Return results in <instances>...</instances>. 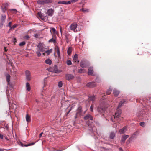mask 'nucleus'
I'll use <instances>...</instances> for the list:
<instances>
[{
    "label": "nucleus",
    "instance_id": "48",
    "mask_svg": "<svg viewBox=\"0 0 151 151\" xmlns=\"http://www.w3.org/2000/svg\"><path fill=\"white\" fill-rule=\"evenodd\" d=\"M4 23H2L1 22L0 23V27L1 28H2L3 27Z\"/></svg>",
    "mask_w": 151,
    "mask_h": 151
},
{
    "label": "nucleus",
    "instance_id": "13",
    "mask_svg": "<svg viewBox=\"0 0 151 151\" xmlns=\"http://www.w3.org/2000/svg\"><path fill=\"white\" fill-rule=\"evenodd\" d=\"M127 129V127L125 126L122 128L120 129L119 131V132L120 134H122L125 133Z\"/></svg>",
    "mask_w": 151,
    "mask_h": 151
},
{
    "label": "nucleus",
    "instance_id": "22",
    "mask_svg": "<svg viewBox=\"0 0 151 151\" xmlns=\"http://www.w3.org/2000/svg\"><path fill=\"white\" fill-rule=\"evenodd\" d=\"M78 55L77 54H76L73 58V60L74 62L75 63L77 62V63H79V60H78Z\"/></svg>",
    "mask_w": 151,
    "mask_h": 151
},
{
    "label": "nucleus",
    "instance_id": "49",
    "mask_svg": "<svg viewBox=\"0 0 151 151\" xmlns=\"http://www.w3.org/2000/svg\"><path fill=\"white\" fill-rule=\"evenodd\" d=\"M17 26V25H14L11 27L10 29H13L15 28Z\"/></svg>",
    "mask_w": 151,
    "mask_h": 151
},
{
    "label": "nucleus",
    "instance_id": "27",
    "mask_svg": "<svg viewBox=\"0 0 151 151\" xmlns=\"http://www.w3.org/2000/svg\"><path fill=\"white\" fill-rule=\"evenodd\" d=\"M115 136V133L114 132H111V133L110 134V135H109L110 138L111 139H113L114 138Z\"/></svg>",
    "mask_w": 151,
    "mask_h": 151
},
{
    "label": "nucleus",
    "instance_id": "36",
    "mask_svg": "<svg viewBox=\"0 0 151 151\" xmlns=\"http://www.w3.org/2000/svg\"><path fill=\"white\" fill-rule=\"evenodd\" d=\"M80 11H82L84 12H89V9H87L82 8L80 9Z\"/></svg>",
    "mask_w": 151,
    "mask_h": 151
},
{
    "label": "nucleus",
    "instance_id": "50",
    "mask_svg": "<svg viewBox=\"0 0 151 151\" xmlns=\"http://www.w3.org/2000/svg\"><path fill=\"white\" fill-rule=\"evenodd\" d=\"M9 10H10V11H14V12L15 13H16L17 12V10L16 9H10Z\"/></svg>",
    "mask_w": 151,
    "mask_h": 151
},
{
    "label": "nucleus",
    "instance_id": "30",
    "mask_svg": "<svg viewBox=\"0 0 151 151\" xmlns=\"http://www.w3.org/2000/svg\"><path fill=\"white\" fill-rule=\"evenodd\" d=\"M72 51V48L71 47H69L67 50V53L68 55H70Z\"/></svg>",
    "mask_w": 151,
    "mask_h": 151
},
{
    "label": "nucleus",
    "instance_id": "3",
    "mask_svg": "<svg viewBox=\"0 0 151 151\" xmlns=\"http://www.w3.org/2000/svg\"><path fill=\"white\" fill-rule=\"evenodd\" d=\"M90 122V121L88 120L86 122V124L88 126L92 127V128H89L88 130L89 133L91 136H97L98 135V132H97L96 131H93L96 130V128L94 127H93L91 123L90 122Z\"/></svg>",
    "mask_w": 151,
    "mask_h": 151
},
{
    "label": "nucleus",
    "instance_id": "40",
    "mask_svg": "<svg viewBox=\"0 0 151 151\" xmlns=\"http://www.w3.org/2000/svg\"><path fill=\"white\" fill-rule=\"evenodd\" d=\"M67 64L68 65H70L72 64V62L71 60H68L66 62Z\"/></svg>",
    "mask_w": 151,
    "mask_h": 151
},
{
    "label": "nucleus",
    "instance_id": "56",
    "mask_svg": "<svg viewBox=\"0 0 151 151\" xmlns=\"http://www.w3.org/2000/svg\"><path fill=\"white\" fill-rule=\"evenodd\" d=\"M38 36V35L37 34H35L34 35V36L36 38H37Z\"/></svg>",
    "mask_w": 151,
    "mask_h": 151
},
{
    "label": "nucleus",
    "instance_id": "9",
    "mask_svg": "<svg viewBox=\"0 0 151 151\" xmlns=\"http://www.w3.org/2000/svg\"><path fill=\"white\" fill-rule=\"evenodd\" d=\"M26 78L28 81H30L31 79L30 72L28 70H26L25 71Z\"/></svg>",
    "mask_w": 151,
    "mask_h": 151
},
{
    "label": "nucleus",
    "instance_id": "5",
    "mask_svg": "<svg viewBox=\"0 0 151 151\" xmlns=\"http://www.w3.org/2000/svg\"><path fill=\"white\" fill-rule=\"evenodd\" d=\"M52 2V1L50 0H38L37 1V3L39 5H44Z\"/></svg>",
    "mask_w": 151,
    "mask_h": 151
},
{
    "label": "nucleus",
    "instance_id": "37",
    "mask_svg": "<svg viewBox=\"0 0 151 151\" xmlns=\"http://www.w3.org/2000/svg\"><path fill=\"white\" fill-rule=\"evenodd\" d=\"M38 15L39 17L41 19H43L44 17L42 15V14L41 13H38Z\"/></svg>",
    "mask_w": 151,
    "mask_h": 151
},
{
    "label": "nucleus",
    "instance_id": "19",
    "mask_svg": "<svg viewBox=\"0 0 151 151\" xmlns=\"http://www.w3.org/2000/svg\"><path fill=\"white\" fill-rule=\"evenodd\" d=\"M119 93V91L116 89H114L113 91V94L115 96H117Z\"/></svg>",
    "mask_w": 151,
    "mask_h": 151
},
{
    "label": "nucleus",
    "instance_id": "59",
    "mask_svg": "<svg viewBox=\"0 0 151 151\" xmlns=\"http://www.w3.org/2000/svg\"><path fill=\"white\" fill-rule=\"evenodd\" d=\"M71 109H70L69 111L67 113V115L70 112V111Z\"/></svg>",
    "mask_w": 151,
    "mask_h": 151
},
{
    "label": "nucleus",
    "instance_id": "53",
    "mask_svg": "<svg viewBox=\"0 0 151 151\" xmlns=\"http://www.w3.org/2000/svg\"><path fill=\"white\" fill-rule=\"evenodd\" d=\"M43 134V132H41L39 135V137L40 138L42 136V135Z\"/></svg>",
    "mask_w": 151,
    "mask_h": 151
},
{
    "label": "nucleus",
    "instance_id": "41",
    "mask_svg": "<svg viewBox=\"0 0 151 151\" xmlns=\"http://www.w3.org/2000/svg\"><path fill=\"white\" fill-rule=\"evenodd\" d=\"M40 52V51H39L38 50H37V51L36 52V53L37 54V55L38 57H39L41 56V54Z\"/></svg>",
    "mask_w": 151,
    "mask_h": 151
},
{
    "label": "nucleus",
    "instance_id": "54",
    "mask_svg": "<svg viewBox=\"0 0 151 151\" xmlns=\"http://www.w3.org/2000/svg\"><path fill=\"white\" fill-rule=\"evenodd\" d=\"M66 40H69V37L67 35H65Z\"/></svg>",
    "mask_w": 151,
    "mask_h": 151
},
{
    "label": "nucleus",
    "instance_id": "29",
    "mask_svg": "<svg viewBox=\"0 0 151 151\" xmlns=\"http://www.w3.org/2000/svg\"><path fill=\"white\" fill-rule=\"evenodd\" d=\"M45 53H43V54L45 55V53L47 54V55H49V54H50V53H51L52 52V49H50L49 50H48L47 51H45Z\"/></svg>",
    "mask_w": 151,
    "mask_h": 151
},
{
    "label": "nucleus",
    "instance_id": "1",
    "mask_svg": "<svg viewBox=\"0 0 151 151\" xmlns=\"http://www.w3.org/2000/svg\"><path fill=\"white\" fill-rule=\"evenodd\" d=\"M97 111L99 113L105 117L108 116V114L107 113V112L105 110L104 104L103 102H101L99 104L97 108Z\"/></svg>",
    "mask_w": 151,
    "mask_h": 151
},
{
    "label": "nucleus",
    "instance_id": "33",
    "mask_svg": "<svg viewBox=\"0 0 151 151\" xmlns=\"http://www.w3.org/2000/svg\"><path fill=\"white\" fill-rule=\"evenodd\" d=\"M112 89L110 88L108 89L106 92V94L107 95L110 94L111 93Z\"/></svg>",
    "mask_w": 151,
    "mask_h": 151
},
{
    "label": "nucleus",
    "instance_id": "35",
    "mask_svg": "<svg viewBox=\"0 0 151 151\" xmlns=\"http://www.w3.org/2000/svg\"><path fill=\"white\" fill-rule=\"evenodd\" d=\"M86 71V70L84 69H80L78 70V73H83Z\"/></svg>",
    "mask_w": 151,
    "mask_h": 151
},
{
    "label": "nucleus",
    "instance_id": "23",
    "mask_svg": "<svg viewBox=\"0 0 151 151\" xmlns=\"http://www.w3.org/2000/svg\"><path fill=\"white\" fill-rule=\"evenodd\" d=\"M53 72L56 73H59L60 71L58 69V67L56 65H55L53 67Z\"/></svg>",
    "mask_w": 151,
    "mask_h": 151
},
{
    "label": "nucleus",
    "instance_id": "42",
    "mask_svg": "<svg viewBox=\"0 0 151 151\" xmlns=\"http://www.w3.org/2000/svg\"><path fill=\"white\" fill-rule=\"evenodd\" d=\"M140 116L142 117V119L146 117V115L145 114V113H142L140 114Z\"/></svg>",
    "mask_w": 151,
    "mask_h": 151
},
{
    "label": "nucleus",
    "instance_id": "20",
    "mask_svg": "<svg viewBox=\"0 0 151 151\" xmlns=\"http://www.w3.org/2000/svg\"><path fill=\"white\" fill-rule=\"evenodd\" d=\"M129 137V135H125L122 136L121 138V142H124Z\"/></svg>",
    "mask_w": 151,
    "mask_h": 151
},
{
    "label": "nucleus",
    "instance_id": "21",
    "mask_svg": "<svg viewBox=\"0 0 151 151\" xmlns=\"http://www.w3.org/2000/svg\"><path fill=\"white\" fill-rule=\"evenodd\" d=\"M6 19V16L4 14L2 15L1 17V22L2 23H4Z\"/></svg>",
    "mask_w": 151,
    "mask_h": 151
},
{
    "label": "nucleus",
    "instance_id": "63",
    "mask_svg": "<svg viewBox=\"0 0 151 151\" xmlns=\"http://www.w3.org/2000/svg\"><path fill=\"white\" fill-rule=\"evenodd\" d=\"M0 151H3V150L0 148Z\"/></svg>",
    "mask_w": 151,
    "mask_h": 151
},
{
    "label": "nucleus",
    "instance_id": "11",
    "mask_svg": "<svg viewBox=\"0 0 151 151\" xmlns=\"http://www.w3.org/2000/svg\"><path fill=\"white\" fill-rule=\"evenodd\" d=\"M96 86V84L95 83L93 82H89L86 84L87 86L90 88L94 87Z\"/></svg>",
    "mask_w": 151,
    "mask_h": 151
},
{
    "label": "nucleus",
    "instance_id": "6",
    "mask_svg": "<svg viewBox=\"0 0 151 151\" xmlns=\"http://www.w3.org/2000/svg\"><path fill=\"white\" fill-rule=\"evenodd\" d=\"M45 48L43 46V44L41 43H39L37 46V50L40 52H43L45 51Z\"/></svg>",
    "mask_w": 151,
    "mask_h": 151
},
{
    "label": "nucleus",
    "instance_id": "44",
    "mask_svg": "<svg viewBox=\"0 0 151 151\" xmlns=\"http://www.w3.org/2000/svg\"><path fill=\"white\" fill-rule=\"evenodd\" d=\"M139 125L142 127H144L145 125V123L144 122H140Z\"/></svg>",
    "mask_w": 151,
    "mask_h": 151
},
{
    "label": "nucleus",
    "instance_id": "25",
    "mask_svg": "<svg viewBox=\"0 0 151 151\" xmlns=\"http://www.w3.org/2000/svg\"><path fill=\"white\" fill-rule=\"evenodd\" d=\"M137 137V134L135 133L130 138L129 140L132 141V140L135 139Z\"/></svg>",
    "mask_w": 151,
    "mask_h": 151
},
{
    "label": "nucleus",
    "instance_id": "43",
    "mask_svg": "<svg viewBox=\"0 0 151 151\" xmlns=\"http://www.w3.org/2000/svg\"><path fill=\"white\" fill-rule=\"evenodd\" d=\"M25 42L23 41L22 42H20L19 44V46H23L24 45H25Z\"/></svg>",
    "mask_w": 151,
    "mask_h": 151
},
{
    "label": "nucleus",
    "instance_id": "26",
    "mask_svg": "<svg viewBox=\"0 0 151 151\" xmlns=\"http://www.w3.org/2000/svg\"><path fill=\"white\" fill-rule=\"evenodd\" d=\"M26 88L27 90L28 91H29L31 89L30 85L28 82H27L26 83Z\"/></svg>",
    "mask_w": 151,
    "mask_h": 151
},
{
    "label": "nucleus",
    "instance_id": "38",
    "mask_svg": "<svg viewBox=\"0 0 151 151\" xmlns=\"http://www.w3.org/2000/svg\"><path fill=\"white\" fill-rule=\"evenodd\" d=\"M50 31H52L53 32V33L54 34H55L57 33L56 29L54 28H52Z\"/></svg>",
    "mask_w": 151,
    "mask_h": 151
},
{
    "label": "nucleus",
    "instance_id": "24",
    "mask_svg": "<svg viewBox=\"0 0 151 151\" xmlns=\"http://www.w3.org/2000/svg\"><path fill=\"white\" fill-rule=\"evenodd\" d=\"M6 81L8 82V84H9L10 76L9 74H7L6 75Z\"/></svg>",
    "mask_w": 151,
    "mask_h": 151
},
{
    "label": "nucleus",
    "instance_id": "58",
    "mask_svg": "<svg viewBox=\"0 0 151 151\" xmlns=\"http://www.w3.org/2000/svg\"><path fill=\"white\" fill-rule=\"evenodd\" d=\"M119 151H123V150L121 148H120V147L119 148Z\"/></svg>",
    "mask_w": 151,
    "mask_h": 151
},
{
    "label": "nucleus",
    "instance_id": "47",
    "mask_svg": "<svg viewBox=\"0 0 151 151\" xmlns=\"http://www.w3.org/2000/svg\"><path fill=\"white\" fill-rule=\"evenodd\" d=\"M11 24H12L11 22H9V23L8 25H7V26L9 27H10V29H11V28L12 27Z\"/></svg>",
    "mask_w": 151,
    "mask_h": 151
},
{
    "label": "nucleus",
    "instance_id": "8",
    "mask_svg": "<svg viewBox=\"0 0 151 151\" xmlns=\"http://www.w3.org/2000/svg\"><path fill=\"white\" fill-rule=\"evenodd\" d=\"M82 108L81 107H79L77 109L76 111V115L75 116V118L76 119L78 116H80L82 114Z\"/></svg>",
    "mask_w": 151,
    "mask_h": 151
},
{
    "label": "nucleus",
    "instance_id": "55",
    "mask_svg": "<svg viewBox=\"0 0 151 151\" xmlns=\"http://www.w3.org/2000/svg\"><path fill=\"white\" fill-rule=\"evenodd\" d=\"M4 137L3 136V135L1 134L0 133V138L2 139H3Z\"/></svg>",
    "mask_w": 151,
    "mask_h": 151
},
{
    "label": "nucleus",
    "instance_id": "7",
    "mask_svg": "<svg viewBox=\"0 0 151 151\" xmlns=\"http://www.w3.org/2000/svg\"><path fill=\"white\" fill-rule=\"evenodd\" d=\"M89 65L88 62L85 60L81 61L80 63V65L82 68H85Z\"/></svg>",
    "mask_w": 151,
    "mask_h": 151
},
{
    "label": "nucleus",
    "instance_id": "28",
    "mask_svg": "<svg viewBox=\"0 0 151 151\" xmlns=\"http://www.w3.org/2000/svg\"><path fill=\"white\" fill-rule=\"evenodd\" d=\"M45 62L47 64L49 65H51L52 63V61L50 59H46L45 61Z\"/></svg>",
    "mask_w": 151,
    "mask_h": 151
},
{
    "label": "nucleus",
    "instance_id": "39",
    "mask_svg": "<svg viewBox=\"0 0 151 151\" xmlns=\"http://www.w3.org/2000/svg\"><path fill=\"white\" fill-rule=\"evenodd\" d=\"M62 83L61 81H60L58 83V86L59 88H61L62 86Z\"/></svg>",
    "mask_w": 151,
    "mask_h": 151
},
{
    "label": "nucleus",
    "instance_id": "12",
    "mask_svg": "<svg viewBox=\"0 0 151 151\" xmlns=\"http://www.w3.org/2000/svg\"><path fill=\"white\" fill-rule=\"evenodd\" d=\"M85 120H92L93 119V117L90 114H88L86 115L84 118Z\"/></svg>",
    "mask_w": 151,
    "mask_h": 151
},
{
    "label": "nucleus",
    "instance_id": "52",
    "mask_svg": "<svg viewBox=\"0 0 151 151\" xmlns=\"http://www.w3.org/2000/svg\"><path fill=\"white\" fill-rule=\"evenodd\" d=\"M29 37V36L27 35H26L24 37V38L27 40L28 39Z\"/></svg>",
    "mask_w": 151,
    "mask_h": 151
},
{
    "label": "nucleus",
    "instance_id": "60",
    "mask_svg": "<svg viewBox=\"0 0 151 151\" xmlns=\"http://www.w3.org/2000/svg\"><path fill=\"white\" fill-rule=\"evenodd\" d=\"M4 50L5 51H7V50L6 49V47H4Z\"/></svg>",
    "mask_w": 151,
    "mask_h": 151
},
{
    "label": "nucleus",
    "instance_id": "62",
    "mask_svg": "<svg viewBox=\"0 0 151 151\" xmlns=\"http://www.w3.org/2000/svg\"><path fill=\"white\" fill-rule=\"evenodd\" d=\"M105 96V94H103L102 95L101 94V96Z\"/></svg>",
    "mask_w": 151,
    "mask_h": 151
},
{
    "label": "nucleus",
    "instance_id": "31",
    "mask_svg": "<svg viewBox=\"0 0 151 151\" xmlns=\"http://www.w3.org/2000/svg\"><path fill=\"white\" fill-rule=\"evenodd\" d=\"M48 42L49 43H52L53 42L54 43H55L56 42V39L55 38H52L51 39L49 40Z\"/></svg>",
    "mask_w": 151,
    "mask_h": 151
},
{
    "label": "nucleus",
    "instance_id": "15",
    "mask_svg": "<svg viewBox=\"0 0 151 151\" xmlns=\"http://www.w3.org/2000/svg\"><path fill=\"white\" fill-rule=\"evenodd\" d=\"M54 10L52 9H48L47 11V14L49 16H52L53 14Z\"/></svg>",
    "mask_w": 151,
    "mask_h": 151
},
{
    "label": "nucleus",
    "instance_id": "45",
    "mask_svg": "<svg viewBox=\"0 0 151 151\" xmlns=\"http://www.w3.org/2000/svg\"><path fill=\"white\" fill-rule=\"evenodd\" d=\"M101 151H109V150L108 149H105L104 147H102L101 148Z\"/></svg>",
    "mask_w": 151,
    "mask_h": 151
},
{
    "label": "nucleus",
    "instance_id": "14",
    "mask_svg": "<svg viewBox=\"0 0 151 151\" xmlns=\"http://www.w3.org/2000/svg\"><path fill=\"white\" fill-rule=\"evenodd\" d=\"M66 78L68 80H71L74 78V76L72 74H67L65 76Z\"/></svg>",
    "mask_w": 151,
    "mask_h": 151
},
{
    "label": "nucleus",
    "instance_id": "2",
    "mask_svg": "<svg viewBox=\"0 0 151 151\" xmlns=\"http://www.w3.org/2000/svg\"><path fill=\"white\" fill-rule=\"evenodd\" d=\"M126 102V100L125 99H122L119 103L117 109L118 110L116 112L115 114V115H114V118L115 119H117V118H119L121 113L122 110L120 109H119V108L121 107L123 104Z\"/></svg>",
    "mask_w": 151,
    "mask_h": 151
},
{
    "label": "nucleus",
    "instance_id": "32",
    "mask_svg": "<svg viewBox=\"0 0 151 151\" xmlns=\"http://www.w3.org/2000/svg\"><path fill=\"white\" fill-rule=\"evenodd\" d=\"M55 49H56L57 50V54L58 57H60V52L59 47L58 46H57Z\"/></svg>",
    "mask_w": 151,
    "mask_h": 151
},
{
    "label": "nucleus",
    "instance_id": "57",
    "mask_svg": "<svg viewBox=\"0 0 151 151\" xmlns=\"http://www.w3.org/2000/svg\"><path fill=\"white\" fill-rule=\"evenodd\" d=\"M6 10V9H5V7L4 8H2V11L3 12H4Z\"/></svg>",
    "mask_w": 151,
    "mask_h": 151
},
{
    "label": "nucleus",
    "instance_id": "64",
    "mask_svg": "<svg viewBox=\"0 0 151 151\" xmlns=\"http://www.w3.org/2000/svg\"><path fill=\"white\" fill-rule=\"evenodd\" d=\"M111 120L112 121L114 122V120L112 118H111Z\"/></svg>",
    "mask_w": 151,
    "mask_h": 151
},
{
    "label": "nucleus",
    "instance_id": "34",
    "mask_svg": "<svg viewBox=\"0 0 151 151\" xmlns=\"http://www.w3.org/2000/svg\"><path fill=\"white\" fill-rule=\"evenodd\" d=\"M26 119L27 122H29L30 121V117L28 115H26Z\"/></svg>",
    "mask_w": 151,
    "mask_h": 151
},
{
    "label": "nucleus",
    "instance_id": "46",
    "mask_svg": "<svg viewBox=\"0 0 151 151\" xmlns=\"http://www.w3.org/2000/svg\"><path fill=\"white\" fill-rule=\"evenodd\" d=\"M90 110L91 111V112L93 111V105H92L90 106Z\"/></svg>",
    "mask_w": 151,
    "mask_h": 151
},
{
    "label": "nucleus",
    "instance_id": "16",
    "mask_svg": "<svg viewBox=\"0 0 151 151\" xmlns=\"http://www.w3.org/2000/svg\"><path fill=\"white\" fill-rule=\"evenodd\" d=\"M58 4H63L65 5L70 4V2L69 1H62L58 2Z\"/></svg>",
    "mask_w": 151,
    "mask_h": 151
},
{
    "label": "nucleus",
    "instance_id": "17",
    "mask_svg": "<svg viewBox=\"0 0 151 151\" xmlns=\"http://www.w3.org/2000/svg\"><path fill=\"white\" fill-rule=\"evenodd\" d=\"M88 99L90 101H92V103H94L96 99V98L94 95H93L89 96H88Z\"/></svg>",
    "mask_w": 151,
    "mask_h": 151
},
{
    "label": "nucleus",
    "instance_id": "51",
    "mask_svg": "<svg viewBox=\"0 0 151 151\" xmlns=\"http://www.w3.org/2000/svg\"><path fill=\"white\" fill-rule=\"evenodd\" d=\"M78 0H71L70 1H69L70 2V3H71V2H76Z\"/></svg>",
    "mask_w": 151,
    "mask_h": 151
},
{
    "label": "nucleus",
    "instance_id": "10",
    "mask_svg": "<svg viewBox=\"0 0 151 151\" xmlns=\"http://www.w3.org/2000/svg\"><path fill=\"white\" fill-rule=\"evenodd\" d=\"M19 145L22 147H27L33 145L35 143H31L29 144H25V142H18Z\"/></svg>",
    "mask_w": 151,
    "mask_h": 151
},
{
    "label": "nucleus",
    "instance_id": "4",
    "mask_svg": "<svg viewBox=\"0 0 151 151\" xmlns=\"http://www.w3.org/2000/svg\"><path fill=\"white\" fill-rule=\"evenodd\" d=\"M77 26V24L76 22H73L71 24L69 27V29L70 30L76 32L77 31L76 29Z\"/></svg>",
    "mask_w": 151,
    "mask_h": 151
},
{
    "label": "nucleus",
    "instance_id": "18",
    "mask_svg": "<svg viewBox=\"0 0 151 151\" xmlns=\"http://www.w3.org/2000/svg\"><path fill=\"white\" fill-rule=\"evenodd\" d=\"M93 67H89L88 70V75H92L93 73Z\"/></svg>",
    "mask_w": 151,
    "mask_h": 151
},
{
    "label": "nucleus",
    "instance_id": "61",
    "mask_svg": "<svg viewBox=\"0 0 151 151\" xmlns=\"http://www.w3.org/2000/svg\"><path fill=\"white\" fill-rule=\"evenodd\" d=\"M69 40H66V41L67 43H68L69 42Z\"/></svg>",
    "mask_w": 151,
    "mask_h": 151
}]
</instances>
